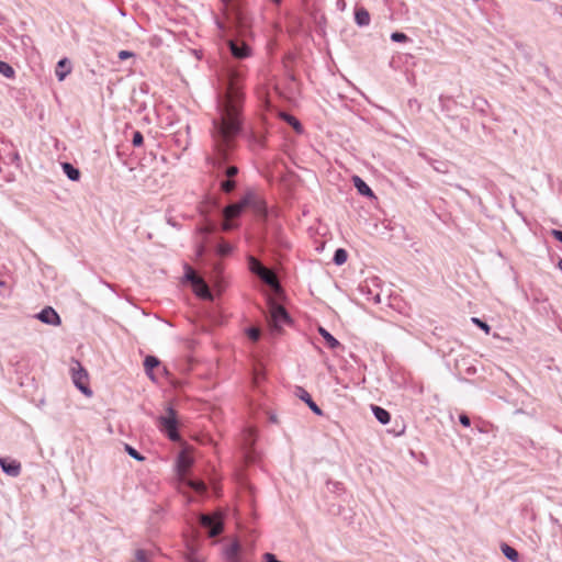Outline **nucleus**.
Masks as SVG:
<instances>
[{"label": "nucleus", "instance_id": "f257e3e1", "mask_svg": "<svg viewBox=\"0 0 562 562\" xmlns=\"http://www.w3.org/2000/svg\"><path fill=\"white\" fill-rule=\"evenodd\" d=\"M244 94L237 78L229 75L226 91L218 97V117L212 120L211 136L215 157L209 158L210 164L225 179H234L238 175L236 166H227L231 153L235 149L237 137L241 133V104Z\"/></svg>", "mask_w": 562, "mask_h": 562}, {"label": "nucleus", "instance_id": "f03ea898", "mask_svg": "<svg viewBox=\"0 0 562 562\" xmlns=\"http://www.w3.org/2000/svg\"><path fill=\"white\" fill-rule=\"evenodd\" d=\"M246 209H250L257 216H267L266 202L256 193V191L249 189L238 202L228 204L221 211L223 218L222 229L225 232L234 229L237 226L234 223V220L239 217Z\"/></svg>", "mask_w": 562, "mask_h": 562}, {"label": "nucleus", "instance_id": "7ed1b4c3", "mask_svg": "<svg viewBox=\"0 0 562 562\" xmlns=\"http://www.w3.org/2000/svg\"><path fill=\"white\" fill-rule=\"evenodd\" d=\"M158 426L159 429L171 440L179 441L180 434L178 430L179 422L177 417V412L172 406H167L166 415H161L158 417Z\"/></svg>", "mask_w": 562, "mask_h": 562}, {"label": "nucleus", "instance_id": "20e7f679", "mask_svg": "<svg viewBox=\"0 0 562 562\" xmlns=\"http://www.w3.org/2000/svg\"><path fill=\"white\" fill-rule=\"evenodd\" d=\"M291 322L292 319L284 306L276 302H270L268 323L273 334H280L282 331V325L290 324Z\"/></svg>", "mask_w": 562, "mask_h": 562}, {"label": "nucleus", "instance_id": "39448f33", "mask_svg": "<svg viewBox=\"0 0 562 562\" xmlns=\"http://www.w3.org/2000/svg\"><path fill=\"white\" fill-rule=\"evenodd\" d=\"M248 269L255 276H257L265 284L269 286H277V280L271 270L265 267L254 256H248Z\"/></svg>", "mask_w": 562, "mask_h": 562}, {"label": "nucleus", "instance_id": "423d86ee", "mask_svg": "<svg viewBox=\"0 0 562 562\" xmlns=\"http://www.w3.org/2000/svg\"><path fill=\"white\" fill-rule=\"evenodd\" d=\"M71 378L75 386L86 396L92 395V390L88 383V372L80 364L79 361H76V367L71 368Z\"/></svg>", "mask_w": 562, "mask_h": 562}, {"label": "nucleus", "instance_id": "0eeeda50", "mask_svg": "<svg viewBox=\"0 0 562 562\" xmlns=\"http://www.w3.org/2000/svg\"><path fill=\"white\" fill-rule=\"evenodd\" d=\"M199 522L210 537H216L223 531V520L217 516L201 515Z\"/></svg>", "mask_w": 562, "mask_h": 562}, {"label": "nucleus", "instance_id": "6e6552de", "mask_svg": "<svg viewBox=\"0 0 562 562\" xmlns=\"http://www.w3.org/2000/svg\"><path fill=\"white\" fill-rule=\"evenodd\" d=\"M36 318L47 325L58 326L61 323L60 316L52 306L44 307L36 314Z\"/></svg>", "mask_w": 562, "mask_h": 562}, {"label": "nucleus", "instance_id": "1a4fd4ad", "mask_svg": "<svg viewBox=\"0 0 562 562\" xmlns=\"http://www.w3.org/2000/svg\"><path fill=\"white\" fill-rule=\"evenodd\" d=\"M241 546L236 540L232 542L226 549H225V559L227 562H250L247 558L243 557L240 554Z\"/></svg>", "mask_w": 562, "mask_h": 562}, {"label": "nucleus", "instance_id": "9d476101", "mask_svg": "<svg viewBox=\"0 0 562 562\" xmlns=\"http://www.w3.org/2000/svg\"><path fill=\"white\" fill-rule=\"evenodd\" d=\"M295 395L302 400L314 414L318 416L323 415L321 407L313 401L311 394L304 387L297 386L295 390Z\"/></svg>", "mask_w": 562, "mask_h": 562}, {"label": "nucleus", "instance_id": "9b49d317", "mask_svg": "<svg viewBox=\"0 0 562 562\" xmlns=\"http://www.w3.org/2000/svg\"><path fill=\"white\" fill-rule=\"evenodd\" d=\"M0 467L7 475L12 477H16L21 473V463L16 460L0 458Z\"/></svg>", "mask_w": 562, "mask_h": 562}, {"label": "nucleus", "instance_id": "f8f14e48", "mask_svg": "<svg viewBox=\"0 0 562 562\" xmlns=\"http://www.w3.org/2000/svg\"><path fill=\"white\" fill-rule=\"evenodd\" d=\"M229 49L232 55L238 59H244L250 54L249 46L243 42L229 41Z\"/></svg>", "mask_w": 562, "mask_h": 562}, {"label": "nucleus", "instance_id": "ddd939ff", "mask_svg": "<svg viewBox=\"0 0 562 562\" xmlns=\"http://www.w3.org/2000/svg\"><path fill=\"white\" fill-rule=\"evenodd\" d=\"M71 61L64 57L58 60L55 68V75L59 81H63L71 72Z\"/></svg>", "mask_w": 562, "mask_h": 562}, {"label": "nucleus", "instance_id": "4468645a", "mask_svg": "<svg viewBox=\"0 0 562 562\" xmlns=\"http://www.w3.org/2000/svg\"><path fill=\"white\" fill-rule=\"evenodd\" d=\"M352 182L360 195L367 196V198H375L372 189L368 186V183L362 178H360L359 176H353Z\"/></svg>", "mask_w": 562, "mask_h": 562}, {"label": "nucleus", "instance_id": "2eb2a0df", "mask_svg": "<svg viewBox=\"0 0 562 562\" xmlns=\"http://www.w3.org/2000/svg\"><path fill=\"white\" fill-rule=\"evenodd\" d=\"M193 290H194V293L203 299V300H207V301H213V293L210 289V286L207 285V283L201 279L198 283L193 284Z\"/></svg>", "mask_w": 562, "mask_h": 562}, {"label": "nucleus", "instance_id": "dca6fc26", "mask_svg": "<svg viewBox=\"0 0 562 562\" xmlns=\"http://www.w3.org/2000/svg\"><path fill=\"white\" fill-rule=\"evenodd\" d=\"M192 463L193 460L191 456L186 451H181L177 458V468L180 475H184L192 465Z\"/></svg>", "mask_w": 562, "mask_h": 562}, {"label": "nucleus", "instance_id": "f3484780", "mask_svg": "<svg viewBox=\"0 0 562 562\" xmlns=\"http://www.w3.org/2000/svg\"><path fill=\"white\" fill-rule=\"evenodd\" d=\"M370 13L364 7H356L355 21L358 26H368L370 24Z\"/></svg>", "mask_w": 562, "mask_h": 562}, {"label": "nucleus", "instance_id": "a211bd4d", "mask_svg": "<svg viewBox=\"0 0 562 562\" xmlns=\"http://www.w3.org/2000/svg\"><path fill=\"white\" fill-rule=\"evenodd\" d=\"M160 364V361L155 356H147L144 360L145 372L150 380H155L154 369Z\"/></svg>", "mask_w": 562, "mask_h": 562}, {"label": "nucleus", "instance_id": "6ab92c4d", "mask_svg": "<svg viewBox=\"0 0 562 562\" xmlns=\"http://www.w3.org/2000/svg\"><path fill=\"white\" fill-rule=\"evenodd\" d=\"M371 411L374 417L382 424L386 425L391 420V414L383 407L378 405H371Z\"/></svg>", "mask_w": 562, "mask_h": 562}, {"label": "nucleus", "instance_id": "aec40b11", "mask_svg": "<svg viewBox=\"0 0 562 562\" xmlns=\"http://www.w3.org/2000/svg\"><path fill=\"white\" fill-rule=\"evenodd\" d=\"M61 169L69 180L78 181L80 179L81 172L72 164L61 162Z\"/></svg>", "mask_w": 562, "mask_h": 562}, {"label": "nucleus", "instance_id": "412c9836", "mask_svg": "<svg viewBox=\"0 0 562 562\" xmlns=\"http://www.w3.org/2000/svg\"><path fill=\"white\" fill-rule=\"evenodd\" d=\"M318 333L330 349H336L341 346L340 342L324 327H319Z\"/></svg>", "mask_w": 562, "mask_h": 562}, {"label": "nucleus", "instance_id": "4be33fe9", "mask_svg": "<svg viewBox=\"0 0 562 562\" xmlns=\"http://www.w3.org/2000/svg\"><path fill=\"white\" fill-rule=\"evenodd\" d=\"M502 552L503 554L512 562H518L519 561V553L517 550L506 543L502 544Z\"/></svg>", "mask_w": 562, "mask_h": 562}, {"label": "nucleus", "instance_id": "5701e85b", "mask_svg": "<svg viewBox=\"0 0 562 562\" xmlns=\"http://www.w3.org/2000/svg\"><path fill=\"white\" fill-rule=\"evenodd\" d=\"M348 254L344 248H337L334 252L333 262L337 266H341L347 261Z\"/></svg>", "mask_w": 562, "mask_h": 562}, {"label": "nucleus", "instance_id": "b1692460", "mask_svg": "<svg viewBox=\"0 0 562 562\" xmlns=\"http://www.w3.org/2000/svg\"><path fill=\"white\" fill-rule=\"evenodd\" d=\"M0 74L3 75L5 78H13L15 75V71L11 65H9L7 61L0 60Z\"/></svg>", "mask_w": 562, "mask_h": 562}, {"label": "nucleus", "instance_id": "393cba45", "mask_svg": "<svg viewBox=\"0 0 562 562\" xmlns=\"http://www.w3.org/2000/svg\"><path fill=\"white\" fill-rule=\"evenodd\" d=\"M221 190L224 193H232L236 189V181L234 179H223L220 183Z\"/></svg>", "mask_w": 562, "mask_h": 562}, {"label": "nucleus", "instance_id": "a878e982", "mask_svg": "<svg viewBox=\"0 0 562 562\" xmlns=\"http://www.w3.org/2000/svg\"><path fill=\"white\" fill-rule=\"evenodd\" d=\"M184 280L189 281L192 285L198 283L202 278L198 277L194 270L186 265Z\"/></svg>", "mask_w": 562, "mask_h": 562}, {"label": "nucleus", "instance_id": "bb28decb", "mask_svg": "<svg viewBox=\"0 0 562 562\" xmlns=\"http://www.w3.org/2000/svg\"><path fill=\"white\" fill-rule=\"evenodd\" d=\"M472 105L475 110L484 114L487 106V101L482 97H476L473 99Z\"/></svg>", "mask_w": 562, "mask_h": 562}, {"label": "nucleus", "instance_id": "cd10ccee", "mask_svg": "<svg viewBox=\"0 0 562 562\" xmlns=\"http://www.w3.org/2000/svg\"><path fill=\"white\" fill-rule=\"evenodd\" d=\"M124 449H125L126 453H127L131 458H133V459H135V460H137V461H143V460H145V457H144L143 454H140V453H139V452H138L134 447H132V446H130V445L125 443Z\"/></svg>", "mask_w": 562, "mask_h": 562}, {"label": "nucleus", "instance_id": "c85d7f7f", "mask_svg": "<svg viewBox=\"0 0 562 562\" xmlns=\"http://www.w3.org/2000/svg\"><path fill=\"white\" fill-rule=\"evenodd\" d=\"M233 248L232 246L226 241H221L216 247V252L220 256H227L232 252Z\"/></svg>", "mask_w": 562, "mask_h": 562}, {"label": "nucleus", "instance_id": "c756f323", "mask_svg": "<svg viewBox=\"0 0 562 562\" xmlns=\"http://www.w3.org/2000/svg\"><path fill=\"white\" fill-rule=\"evenodd\" d=\"M191 488H193L196 493L203 494L206 492L207 487L204 482L199 480H193L190 482Z\"/></svg>", "mask_w": 562, "mask_h": 562}, {"label": "nucleus", "instance_id": "7c9ffc66", "mask_svg": "<svg viewBox=\"0 0 562 562\" xmlns=\"http://www.w3.org/2000/svg\"><path fill=\"white\" fill-rule=\"evenodd\" d=\"M471 321L474 325L484 330L485 334H490L491 326L486 322L482 321L479 317H472Z\"/></svg>", "mask_w": 562, "mask_h": 562}, {"label": "nucleus", "instance_id": "2f4dec72", "mask_svg": "<svg viewBox=\"0 0 562 562\" xmlns=\"http://www.w3.org/2000/svg\"><path fill=\"white\" fill-rule=\"evenodd\" d=\"M246 334H247L248 338L252 341H258L261 336V331L258 327L247 328Z\"/></svg>", "mask_w": 562, "mask_h": 562}, {"label": "nucleus", "instance_id": "473e14b6", "mask_svg": "<svg viewBox=\"0 0 562 562\" xmlns=\"http://www.w3.org/2000/svg\"><path fill=\"white\" fill-rule=\"evenodd\" d=\"M391 40H392L393 42H396V43H405V42H407L409 38H408V36H407L405 33H403V32H393V33L391 34Z\"/></svg>", "mask_w": 562, "mask_h": 562}, {"label": "nucleus", "instance_id": "72a5a7b5", "mask_svg": "<svg viewBox=\"0 0 562 562\" xmlns=\"http://www.w3.org/2000/svg\"><path fill=\"white\" fill-rule=\"evenodd\" d=\"M144 143V136L139 131L133 133L132 144L135 147H139Z\"/></svg>", "mask_w": 562, "mask_h": 562}, {"label": "nucleus", "instance_id": "f704fd0d", "mask_svg": "<svg viewBox=\"0 0 562 562\" xmlns=\"http://www.w3.org/2000/svg\"><path fill=\"white\" fill-rule=\"evenodd\" d=\"M285 120L289 122L290 125H292V127L295 131H297V132L302 131V125H301V123H300V121L297 119H295L294 116L288 114L285 116Z\"/></svg>", "mask_w": 562, "mask_h": 562}, {"label": "nucleus", "instance_id": "c9c22d12", "mask_svg": "<svg viewBox=\"0 0 562 562\" xmlns=\"http://www.w3.org/2000/svg\"><path fill=\"white\" fill-rule=\"evenodd\" d=\"M459 422H460V424H461V425H463L464 427H470V425H471V419H470V417H469L467 414H464V413H462V414H460V415H459Z\"/></svg>", "mask_w": 562, "mask_h": 562}, {"label": "nucleus", "instance_id": "e433bc0d", "mask_svg": "<svg viewBox=\"0 0 562 562\" xmlns=\"http://www.w3.org/2000/svg\"><path fill=\"white\" fill-rule=\"evenodd\" d=\"M215 226H216L215 223L209 222L207 225H205L203 228H201V232L203 234H211L214 232Z\"/></svg>", "mask_w": 562, "mask_h": 562}, {"label": "nucleus", "instance_id": "4c0bfd02", "mask_svg": "<svg viewBox=\"0 0 562 562\" xmlns=\"http://www.w3.org/2000/svg\"><path fill=\"white\" fill-rule=\"evenodd\" d=\"M133 56H134V53H133V52H130V50H121V52L119 53V58H120L121 60H125V59L131 58V57H133Z\"/></svg>", "mask_w": 562, "mask_h": 562}, {"label": "nucleus", "instance_id": "58836bf2", "mask_svg": "<svg viewBox=\"0 0 562 562\" xmlns=\"http://www.w3.org/2000/svg\"><path fill=\"white\" fill-rule=\"evenodd\" d=\"M136 559L139 561V562H145L146 559H147V554L144 550H137L136 551Z\"/></svg>", "mask_w": 562, "mask_h": 562}, {"label": "nucleus", "instance_id": "ea45409f", "mask_svg": "<svg viewBox=\"0 0 562 562\" xmlns=\"http://www.w3.org/2000/svg\"><path fill=\"white\" fill-rule=\"evenodd\" d=\"M551 235H552L557 240H559L560 243H562V231H560V229H552V231H551Z\"/></svg>", "mask_w": 562, "mask_h": 562}, {"label": "nucleus", "instance_id": "a19ab883", "mask_svg": "<svg viewBox=\"0 0 562 562\" xmlns=\"http://www.w3.org/2000/svg\"><path fill=\"white\" fill-rule=\"evenodd\" d=\"M222 270H223V268H222V265L220 262L214 263L213 271H214L216 278H220V274L222 273Z\"/></svg>", "mask_w": 562, "mask_h": 562}, {"label": "nucleus", "instance_id": "79ce46f5", "mask_svg": "<svg viewBox=\"0 0 562 562\" xmlns=\"http://www.w3.org/2000/svg\"><path fill=\"white\" fill-rule=\"evenodd\" d=\"M204 251H205L204 245H199L198 248H196V255L199 257H201V256H203Z\"/></svg>", "mask_w": 562, "mask_h": 562}, {"label": "nucleus", "instance_id": "37998d69", "mask_svg": "<svg viewBox=\"0 0 562 562\" xmlns=\"http://www.w3.org/2000/svg\"><path fill=\"white\" fill-rule=\"evenodd\" d=\"M13 160L14 161H19L20 160V155L18 153H14Z\"/></svg>", "mask_w": 562, "mask_h": 562}, {"label": "nucleus", "instance_id": "c03bdc74", "mask_svg": "<svg viewBox=\"0 0 562 562\" xmlns=\"http://www.w3.org/2000/svg\"><path fill=\"white\" fill-rule=\"evenodd\" d=\"M558 268L562 271V258L558 261Z\"/></svg>", "mask_w": 562, "mask_h": 562}, {"label": "nucleus", "instance_id": "a18cd8bd", "mask_svg": "<svg viewBox=\"0 0 562 562\" xmlns=\"http://www.w3.org/2000/svg\"><path fill=\"white\" fill-rule=\"evenodd\" d=\"M216 286H217L218 291L221 292L222 291V285H221L220 281H216Z\"/></svg>", "mask_w": 562, "mask_h": 562}, {"label": "nucleus", "instance_id": "49530a36", "mask_svg": "<svg viewBox=\"0 0 562 562\" xmlns=\"http://www.w3.org/2000/svg\"><path fill=\"white\" fill-rule=\"evenodd\" d=\"M188 561L189 562H200L198 559H194V558H189Z\"/></svg>", "mask_w": 562, "mask_h": 562}, {"label": "nucleus", "instance_id": "de8ad7c7", "mask_svg": "<svg viewBox=\"0 0 562 562\" xmlns=\"http://www.w3.org/2000/svg\"><path fill=\"white\" fill-rule=\"evenodd\" d=\"M4 285H5V282H4V281H2V280H0V288H1V286H4Z\"/></svg>", "mask_w": 562, "mask_h": 562}, {"label": "nucleus", "instance_id": "09e8293b", "mask_svg": "<svg viewBox=\"0 0 562 562\" xmlns=\"http://www.w3.org/2000/svg\"><path fill=\"white\" fill-rule=\"evenodd\" d=\"M168 224H171V226H175L173 221H168Z\"/></svg>", "mask_w": 562, "mask_h": 562}, {"label": "nucleus", "instance_id": "8fccbe9b", "mask_svg": "<svg viewBox=\"0 0 562 562\" xmlns=\"http://www.w3.org/2000/svg\"><path fill=\"white\" fill-rule=\"evenodd\" d=\"M168 224H171V226H175L173 221H168Z\"/></svg>", "mask_w": 562, "mask_h": 562}, {"label": "nucleus", "instance_id": "3c124183", "mask_svg": "<svg viewBox=\"0 0 562 562\" xmlns=\"http://www.w3.org/2000/svg\"><path fill=\"white\" fill-rule=\"evenodd\" d=\"M168 224H171V226H175L173 221H168Z\"/></svg>", "mask_w": 562, "mask_h": 562}]
</instances>
